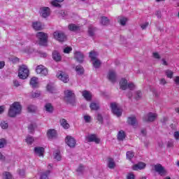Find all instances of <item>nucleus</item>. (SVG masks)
<instances>
[{"label": "nucleus", "instance_id": "f257e3e1", "mask_svg": "<svg viewBox=\"0 0 179 179\" xmlns=\"http://www.w3.org/2000/svg\"><path fill=\"white\" fill-rule=\"evenodd\" d=\"M22 113V105L19 102H14L8 110V115L15 117Z\"/></svg>", "mask_w": 179, "mask_h": 179}, {"label": "nucleus", "instance_id": "f03ea898", "mask_svg": "<svg viewBox=\"0 0 179 179\" xmlns=\"http://www.w3.org/2000/svg\"><path fill=\"white\" fill-rule=\"evenodd\" d=\"M18 77L20 79H27L29 78V68H27V66L24 64L20 66Z\"/></svg>", "mask_w": 179, "mask_h": 179}, {"label": "nucleus", "instance_id": "7ed1b4c3", "mask_svg": "<svg viewBox=\"0 0 179 179\" xmlns=\"http://www.w3.org/2000/svg\"><path fill=\"white\" fill-rule=\"evenodd\" d=\"M64 100L66 103L73 104L75 103V94L73 92L68 90L64 92Z\"/></svg>", "mask_w": 179, "mask_h": 179}, {"label": "nucleus", "instance_id": "20e7f679", "mask_svg": "<svg viewBox=\"0 0 179 179\" xmlns=\"http://www.w3.org/2000/svg\"><path fill=\"white\" fill-rule=\"evenodd\" d=\"M36 37L39 40L40 45H45V44H47V40L48 38L47 34L44 32H38L36 34Z\"/></svg>", "mask_w": 179, "mask_h": 179}, {"label": "nucleus", "instance_id": "39448f33", "mask_svg": "<svg viewBox=\"0 0 179 179\" xmlns=\"http://www.w3.org/2000/svg\"><path fill=\"white\" fill-rule=\"evenodd\" d=\"M112 112L117 117H121L122 115V109L118 106V104L113 103L110 104Z\"/></svg>", "mask_w": 179, "mask_h": 179}, {"label": "nucleus", "instance_id": "423d86ee", "mask_svg": "<svg viewBox=\"0 0 179 179\" xmlns=\"http://www.w3.org/2000/svg\"><path fill=\"white\" fill-rule=\"evenodd\" d=\"M53 37L57 41L63 42L66 41V36L61 31H56L53 33Z\"/></svg>", "mask_w": 179, "mask_h": 179}, {"label": "nucleus", "instance_id": "0eeeda50", "mask_svg": "<svg viewBox=\"0 0 179 179\" xmlns=\"http://www.w3.org/2000/svg\"><path fill=\"white\" fill-rule=\"evenodd\" d=\"M156 118H157V114L149 113L143 117V120L145 122H153Z\"/></svg>", "mask_w": 179, "mask_h": 179}, {"label": "nucleus", "instance_id": "6e6552de", "mask_svg": "<svg viewBox=\"0 0 179 179\" xmlns=\"http://www.w3.org/2000/svg\"><path fill=\"white\" fill-rule=\"evenodd\" d=\"M57 77L58 79L62 80V82H64V83H68V82H69V76H68L66 73L64 71H59L57 73Z\"/></svg>", "mask_w": 179, "mask_h": 179}, {"label": "nucleus", "instance_id": "1a4fd4ad", "mask_svg": "<svg viewBox=\"0 0 179 179\" xmlns=\"http://www.w3.org/2000/svg\"><path fill=\"white\" fill-rule=\"evenodd\" d=\"M65 142L69 148H73L76 146V139H75L72 136H67L66 137Z\"/></svg>", "mask_w": 179, "mask_h": 179}, {"label": "nucleus", "instance_id": "9d476101", "mask_svg": "<svg viewBox=\"0 0 179 179\" xmlns=\"http://www.w3.org/2000/svg\"><path fill=\"white\" fill-rule=\"evenodd\" d=\"M36 71L37 73L43 75V76H47L48 75V69L43 65H39L36 67Z\"/></svg>", "mask_w": 179, "mask_h": 179}, {"label": "nucleus", "instance_id": "9b49d317", "mask_svg": "<svg viewBox=\"0 0 179 179\" xmlns=\"http://www.w3.org/2000/svg\"><path fill=\"white\" fill-rule=\"evenodd\" d=\"M155 170L159 174V176H166L167 173V171H166V169H164V167L162 166V164H158L155 165Z\"/></svg>", "mask_w": 179, "mask_h": 179}, {"label": "nucleus", "instance_id": "f8f14e48", "mask_svg": "<svg viewBox=\"0 0 179 179\" xmlns=\"http://www.w3.org/2000/svg\"><path fill=\"white\" fill-rule=\"evenodd\" d=\"M108 79L110 82H112V83H115V82H117V73L114 70L109 71L108 73Z\"/></svg>", "mask_w": 179, "mask_h": 179}, {"label": "nucleus", "instance_id": "ddd939ff", "mask_svg": "<svg viewBox=\"0 0 179 179\" xmlns=\"http://www.w3.org/2000/svg\"><path fill=\"white\" fill-rule=\"evenodd\" d=\"M87 142H94L95 143H100V138L96 134H90L86 137Z\"/></svg>", "mask_w": 179, "mask_h": 179}, {"label": "nucleus", "instance_id": "4468645a", "mask_svg": "<svg viewBox=\"0 0 179 179\" xmlns=\"http://www.w3.org/2000/svg\"><path fill=\"white\" fill-rule=\"evenodd\" d=\"M41 15L42 17H48V15H50V8L48 7H42L40 9Z\"/></svg>", "mask_w": 179, "mask_h": 179}, {"label": "nucleus", "instance_id": "2eb2a0df", "mask_svg": "<svg viewBox=\"0 0 179 179\" xmlns=\"http://www.w3.org/2000/svg\"><path fill=\"white\" fill-rule=\"evenodd\" d=\"M74 58L79 62L80 64H82L83 62V58H85V55H83V53L81 52H76L74 53Z\"/></svg>", "mask_w": 179, "mask_h": 179}, {"label": "nucleus", "instance_id": "dca6fc26", "mask_svg": "<svg viewBox=\"0 0 179 179\" xmlns=\"http://www.w3.org/2000/svg\"><path fill=\"white\" fill-rule=\"evenodd\" d=\"M146 167V164L143 162H139L132 166L133 170L138 171V170H143Z\"/></svg>", "mask_w": 179, "mask_h": 179}, {"label": "nucleus", "instance_id": "f3484780", "mask_svg": "<svg viewBox=\"0 0 179 179\" xmlns=\"http://www.w3.org/2000/svg\"><path fill=\"white\" fill-rule=\"evenodd\" d=\"M120 87L122 90H127L128 89V81L125 78H122L120 81Z\"/></svg>", "mask_w": 179, "mask_h": 179}, {"label": "nucleus", "instance_id": "a211bd4d", "mask_svg": "<svg viewBox=\"0 0 179 179\" xmlns=\"http://www.w3.org/2000/svg\"><path fill=\"white\" fill-rule=\"evenodd\" d=\"M34 153L37 156L41 157L44 156V148L43 147H35L34 148Z\"/></svg>", "mask_w": 179, "mask_h": 179}, {"label": "nucleus", "instance_id": "6ab92c4d", "mask_svg": "<svg viewBox=\"0 0 179 179\" xmlns=\"http://www.w3.org/2000/svg\"><path fill=\"white\" fill-rule=\"evenodd\" d=\"M48 139H54L57 138V131L55 129H50L47 132Z\"/></svg>", "mask_w": 179, "mask_h": 179}, {"label": "nucleus", "instance_id": "aec40b11", "mask_svg": "<svg viewBox=\"0 0 179 179\" xmlns=\"http://www.w3.org/2000/svg\"><path fill=\"white\" fill-rule=\"evenodd\" d=\"M30 85L33 89H36V87H38V79L36 77H33L30 80Z\"/></svg>", "mask_w": 179, "mask_h": 179}, {"label": "nucleus", "instance_id": "412c9836", "mask_svg": "<svg viewBox=\"0 0 179 179\" xmlns=\"http://www.w3.org/2000/svg\"><path fill=\"white\" fill-rule=\"evenodd\" d=\"M52 58L54 61H56V62H59V61H61V59H62L61 55L57 50L52 52Z\"/></svg>", "mask_w": 179, "mask_h": 179}, {"label": "nucleus", "instance_id": "4be33fe9", "mask_svg": "<svg viewBox=\"0 0 179 179\" xmlns=\"http://www.w3.org/2000/svg\"><path fill=\"white\" fill-rule=\"evenodd\" d=\"M69 30H70V31H79L80 27L75 24H69Z\"/></svg>", "mask_w": 179, "mask_h": 179}, {"label": "nucleus", "instance_id": "5701e85b", "mask_svg": "<svg viewBox=\"0 0 179 179\" xmlns=\"http://www.w3.org/2000/svg\"><path fill=\"white\" fill-rule=\"evenodd\" d=\"M83 96L87 101H90V100H92V93L89 91H83Z\"/></svg>", "mask_w": 179, "mask_h": 179}, {"label": "nucleus", "instance_id": "b1692460", "mask_svg": "<svg viewBox=\"0 0 179 179\" xmlns=\"http://www.w3.org/2000/svg\"><path fill=\"white\" fill-rule=\"evenodd\" d=\"M32 27L34 30H43V25L40 22H34L32 23Z\"/></svg>", "mask_w": 179, "mask_h": 179}, {"label": "nucleus", "instance_id": "393cba45", "mask_svg": "<svg viewBox=\"0 0 179 179\" xmlns=\"http://www.w3.org/2000/svg\"><path fill=\"white\" fill-rule=\"evenodd\" d=\"M108 167L109 169H115V162H114V159L108 158Z\"/></svg>", "mask_w": 179, "mask_h": 179}, {"label": "nucleus", "instance_id": "a878e982", "mask_svg": "<svg viewBox=\"0 0 179 179\" xmlns=\"http://www.w3.org/2000/svg\"><path fill=\"white\" fill-rule=\"evenodd\" d=\"M46 90L47 92H48L49 93H55V87L52 83H49L47 85Z\"/></svg>", "mask_w": 179, "mask_h": 179}, {"label": "nucleus", "instance_id": "bb28decb", "mask_svg": "<svg viewBox=\"0 0 179 179\" xmlns=\"http://www.w3.org/2000/svg\"><path fill=\"white\" fill-rule=\"evenodd\" d=\"M127 135L125 134V131L123 130H120L117 134V140L118 141H124Z\"/></svg>", "mask_w": 179, "mask_h": 179}, {"label": "nucleus", "instance_id": "cd10ccee", "mask_svg": "<svg viewBox=\"0 0 179 179\" xmlns=\"http://www.w3.org/2000/svg\"><path fill=\"white\" fill-rule=\"evenodd\" d=\"M127 122L129 125H132V127H135L137 124L136 117H128Z\"/></svg>", "mask_w": 179, "mask_h": 179}, {"label": "nucleus", "instance_id": "c85d7f7f", "mask_svg": "<svg viewBox=\"0 0 179 179\" xmlns=\"http://www.w3.org/2000/svg\"><path fill=\"white\" fill-rule=\"evenodd\" d=\"M60 124L64 129H69V123L65 119L60 120Z\"/></svg>", "mask_w": 179, "mask_h": 179}, {"label": "nucleus", "instance_id": "c756f323", "mask_svg": "<svg viewBox=\"0 0 179 179\" xmlns=\"http://www.w3.org/2000/svg\"><path fill=\"white\" fill-rule=\"evenodd\" d=\"M45 110L47 113H52L54 111V107L50 103H48L45 105Z\"/></svg>", "mask_w": 179, "mask_h": 179}, {"label": "nucleus", "instance_id": "7c9ffc66", "mask_svg": "<svg viewBox=\"0 0 179 179\" xmlns=\"http://www.w3.org/2000/svg\"><path fill=\"white\" fill-rule=\"evenodd\" d=\"M101 24H103V26H107V24H110V20L107 17H101Z\"/></svg>", "mask_w": 179, "mask_h": 179}, {"label": "nucleus", "instance_id": "2f4dec72", "mask_svg": "<svg viewBox=\"0 0 179 179\" xmlns=\"http://www.w3.org/2000/svg\"><path fill=\"white\" fill-rule=\"evenodd\" d=\"M118 22L121 26H125V24H127V22H128V18L125 17H118Z\"/></svg>", "mask_w": 179, "mask_h": 179}, {"label": "nucleus", "instance_id": "473e14b6", "mask_svg": "<svg viewBox=\"0 0 179 179\" xmlns=\"http://www.w3.org/2000/svg\"><path fill=\"white\" fill-rule=\"evenodd\" d=\"M96 30H97V29H96L95 27H90L89 29H88L89 36H90V37L94 36V34L96 33Z\"/></svg>", "mask_w": 179, "mask_h": 179}, {"label": "nucleus", "instance_id": "72a5a7b5", "mask_svg": "<svg viewBox=\"0 0 179 179\" xmlns=\"http://www.w3.org/2000/svg\"><path fill=\"white\" fill-rule=\"evenodd\" d=\"M92 62L93 66L95 67L96 69L100 68V66L101 65V62L99 59L92 60Z\"/></svg>", "mask_w": 179, "mask_h": 179}, {"label": "nucleus", "instance_id": "f704fd0d", "mask_svg": "<svg viewBox=\"0 0 179 179\" xmlns=\"http://www.w3.org/2000/svg\"><path fill=\"white\" fill-rule=\"evenodd\" d=\"M97 55H99V53H97L95 51H92L90 52V58H91V61H94L97 59Z\"/></svg>", "mask_w": 179, "mask_h": 179}, {"label": "nucleus", "instance_id": "c9c22d12", "mask_svg": "<svg viewBox=\"0 0 179 179\" xmlns=\"http://www.w3.org/2000/svg\"><path fill=\"white\" fill-rule=\"evenodd\" d=\"M90 108H91V110L96 111V110H99V108H100V106L97 103L92 102L90 105Z\"/></svg>", "mask_w": 179, "mask_h": 179}, {"label": "nucleus", "instance_id": "e433bc0d", "mask_svg": "<svg viewBox=\"0 0 179 179\" xmlns=\"http://www.w3.org/2000/svg\"><path fill=\"white\" fill-rule=\"evenodd\" d=\"M76 71L78 75H83V72H85V69H83V66L80 65H78L76 67Z\"/></svg>", "mask_w": 179, "mask_h": 179}, {"label": "nucleus", "instance_id": "4c0bfd02", "mask_svg": "<svg viewBox=\"0 0 179 179\" xmlns=\"http://www.w3.org/2000/svg\"><path fill=\"white\" fill-rule=\"evenodd\" d=\"M55 159L57 160V162H61V159H62V156H61V152L59 150H56L55 152Z\"/></svg>", "mask_w": 179, "mask_h": 179}, {"label": "nucleus", "instance_id": "58836bf2", "mask_svg": "<svg viewBox=\"0 0 179 179\" xmlns=\"http://www.w3.org/2000/svg\"><path fill=\"white\" fill-rule=\"evenodd\" d=\"M64 2V0H53L52 5L56 8H61V4L59 3Z\"/></svg>", "mask_w": 179, "mask_h": 179}, {"label": "nucleus", "instance_id": "ea45409f", "mask_svg": "<svg viewBox=\"0 0 179 179\" xmlns=\"http://www.w3.org/2000/svg\"><path fill=\"white\" fill-rule=\"evenodd\" d=\"M50 170L46 171L45 172H43L41 175V179H48V176H50Z\"/></svg>", "mask_w": 179, "mask_h": 179}, {"label": "nucleus", "instance_id": "a19ab883", "mask_svg": "<svg viewBox=\"0 0 179 179\" xmlns=\"http://www.w3.org/2000/svg\"><path fill=\"white\" fill-rule=\"evenodd\" d=\"M25 142L27 143V145H31V143L34 142V138H33V136H28L25 139Z\"/></svg>", "mask_w": 179, "mask_h": 179}, {"label": "nucleus", "instance_id": "79ce46f5", "mask_svg": "<svg viewBox=\"0 0 179 179\" xmlns=\"http://www.w3.org/2000/svg\"><path fill=\"white\" fill-rule=\"evenodd\" d=\"M165 73L169 79L173 78V75H174V73L171 70H166Z\"/></svg>", "mask_w": 179, "mask_h": 179}, {"label": "nucleus", "instance_id": "37998d69", "mask_svg": "<svg viewBox=\"0 0 179 179\" xmlns=\"http://www.w3.org/2000/svg\"><path fill=\"white\" fill-rule=\"evenodd\" d=\"M40 96H41V92H40V91H36V92L31 93V97L33 99L40 97Z\"/></svg>", "mask_w": 179, "mask_h": 179}, {"label": "nucleus", "instance_id": "c03bdc74", "mask_svg": "<svg viewBox=\"0 0 179 179\" xmlns=\"http://www.w3.org/2000/svg\"><path fill=\"white\" fill-rule=\"evenodd\" d=\"M96 120H97V121H99V124L103 123V115H101V114L97 113Z\"/></svg>", "mask_w": 179, "mask_h": 179}, {"label": "nucleus", "instance_id": "a18cd8bd", "mask_svg": "<svg viewBox=\"0 0 179 179\" xmlns=\"http://www.w3.org/2000/svg\"><path fill=\"white\" fill-rule=\"evenodd\" d=\"M134 156H135V153H134V152L128 151L127 152V159H129V160H131L132 159V157H134Z\"/></svg>", "mask_w": 179, "mask_h": 179}, {"label": "nucleus", "instance_id": "49530a36", "mask_svg": "<svg viewBox=\"0 0 179 179\" xmlns=\"http://www.w3.org/2000/svg\"><path fill=\"white\" fill-rule=\"evenodd\" d=\"M3 176L5 179H12L13 178L12 174H10V173H9V172H4L3 173Z\"/></svg>", "mask_w": 179, "mask_h": 179}, {"label": "nucleus", "instance_id": "de8ad7c7", "mask_svg": "<svg viewBox=\"0 0 179 179\" xmlns=\"http://www.w3.org/2000/svg\"><path fill=\"white\" fill-rule=\"evenodd\" d=\"M27 110L29 113H34V111H36V106L33 105H29L27 107Z\"/></svg>", "mask_w": 179, "mask_h": 179}, {"label": "nucleus", "instance_id": "09e8293b", "mask_svg": "<svg viewBox=\"0 0 179 179\" xmlns=\"http://www.w3.org/2000/svg\"><path fill=\"white\" fill-rule=\"evenodd\" d=\"M1 127L2 129H8V127H9V125L8 124V122L3 121L1 123Z\"/></svg>", "mask_w": 179, "mask_h": 179}, {"label": "nucleus", "instance_id": "8fccbe9b", "mask_svg": "<svg viewBox=\"0 0 179 179\" xmlns=\"http://www.w3.org/2000/svg\"><path fill=\"white\" fill-rule=\"evenodd\" d=\"M84 120L85 122L89 123L90 121H92V117H90L89 115H84Z\"/></svg>", "mask_w": 179, "mask_h": 179}, {"label": "nucleus", "instance_id": "3c124183", "mask_svg": "<svg viewBox=\"0 0 179 179\" xmlns=\"http://www.w3.org/2000/svg\"><path fill=\"white\" fill-rule=\"evenodd\" d=\"M127 88L129 89V90H134L135 89V84L133 83H129L127 84Z\"/></svg>", "mask_w": 179, "mask_h": 179}, {"label": "nucleus", "instance_id": "603ef678", "mask_svg": "<svg viewBox=\"0 0 179 179\" xmlns=\"http://www.w3.org/2000/svg\"><path fill=\"white\" fill-rule=\"evenodd\" d=\"M83 170H85V167L83 165L80 164L78 168L77 169V173H83Z\"/></svg>", "mask_w": 179, "mask_h": 179}, {"label": "nucleus", "instance_id": "864d4df0", "mask_svg": "<svg viewBox=\"0 0 179 179\" xmlns=\"http://www.w3.org/2000/svg\"><path fill=\"white\" fill-rule=\"evenodd\" d=\"M18 173L21 177H24L26 176V172L24 171V169H20L18 171Z\"/></svg>", "mask_w": 179, "mask_h": 179}, {"label": "nucleus", "instance_id": "5fc2aeb1", "mask_svg": "<svg viewBox=\"0 0 179 179\" xmlns=\"http://www.w3.org/2000/svg\"><path fill=\"white\" fill-rule=\"evenodd\" d=\"M136 100H139V99L142 97V92L141 91H137L136 92Z\"/></svg>", "mask_w": 179, "mask_h": 179}, {"label": "nucleus", "instance_id": "6e6d98bb", "mask_svg": "<svg viewBox=\"0 0 179 179\" xmlns=\"http://www.w3.org/2000/svg\"><path fill=\"white\" fill-rule=\"evenodd\" d=\"M71 51H72V48H71V47H67V48H64V52L65 54H69V52H71Z\"/></svg>", "mask_w": 179, "mask_h": 179}, {"label": "nucleus", "instance_id": "4d7b16f0", "mask_svg": "<svg viewBox=\"0 0 179 179\" xmlns=\"http://www.w3.org/2000/svg\"><path fill=\"white\" fill-rule=\"evenodd\" d=\"M6 143V141H5V139L2 138L0 140V149L3 148V146H5V144Z\"/></svg>", "mask_w": 179, "mask_h": 179}, {"label": "nucleus", "instance_id": "13d9d810", "mask_svg": "<svg viewBox=\"0 0 179 179\" xmlns=\"http://www.w3.org/2000/svg\"><path fill=\"white\" fill-rule=\"evenodd\" d=\"M152 55L153 57L155 58V59H160V58H162V57H160V55H159V53L157 52H153Z\"/></svg>", "mask_w": 179, "mask_h": 179}, {"label": "nucleus", "instance_id": "bf43d9fd", "mask_svg": "<svg viewBox=\"0 0 179 179\" xmlns=\"http://www.w3.org/2000/svg\"><path fill=\"white\" fill-rule=\"evenodd\" d=\"M28 129L30 133H32L34 131V124H29V126L28 127Z\"/></svg>", "mask_w": 179, "mask_h": 179}, {"label": "nucleus", "instance_id": "052dcab7", "mask_svg": "<svg viewBox=\"0 0 179 179\" xmlns=\"http://www.w3.org/2000/svg\"><path fill=\"white\" fill-rule=\"evenodd\" d=\"M148 26H149V22H145L141 25V27L143 30H145Z\"/></svg>", "mask_w": 179, "mask_h": 179}, {"label": "nucleus", "instance_id": "680f3d73", "mask_svg": "<svg viewBox=\"0 0 179 179\" xmlns=\"http://www.w3.org/2000/svg\"><path fill=\"white\" fill-rule=\"evenodd\" d=\"M173 136H174V138L176 141H178V139H179V132L178 131H175L174 134H173Z\"/></svg>", "mask_w": 179, "mask_h": 179}, {"label": "nucleus", "instance_id": "e2e57ef3", "mask_svg": "<svg viewBox=\"0 0 179 179\" xmlns=\"http://www.w3.org/2000/svg\"><path fill=\"white\" fill-rule=\"evenodd\" d=\"M159 83H160V85H166L167 81H166V79H164V78H161L159 80Z\"/></svg>", "mask_w": 179, "mask_h": 179}, {"label": "nucleus", "instance_id": "0e129e2a", "mask_svg": "<svg viewBox=\"0 0 179 179\" xmlns=\"http://www.w3.org/2000/svg\"><path fill=\"white\" fill-rule=\"evenodd\" d=\"M12 62H13V64H17V62H19L20 59L17 57H14L11 59Z\"/></svg>", "mask_w": 179, "mask_h": 179}, {"label": "nucleus", "instance_id": "69168bd1", "mask_svg": "<svg viewBox=\"0 0 179 179\" xmlns=\"http://www.w3.org/2000/svg\"><path fill=\"white\" fill-rule=\"evenodd\" d=\"M168 148H173L174 146V142L173 141H170L167 144Z\"/></svg>", "mask_w": 179, "mask_h": 179}, {"label": "nucleus", "instance_id": "338daca9", "mask_svg": "<svg viewBox=\"0 0 179 179\" xmlns=\"http://www.w3.org/2000/svg\"><path fill=\"white\" fill-rule=\"evenodd\" d=\"M127 179H135V175H134V173H129Z\"/></svg>", "mask_w": 179, "mask_h": 179}, {"label": "nucleus", "instance_id": "774afa93", "mask_svg": "<svg viewBox=\"0 0 179 179\" xmlns=\"http://www.w3.org/2000/svg\"><path fill=\"white\" fill-rule=\"evenodd\" d=\"M174 82L176 85H179V76L175 77Z\"/></svg>", "mask_w": 179, "mask_h": 179}]
</instances>
